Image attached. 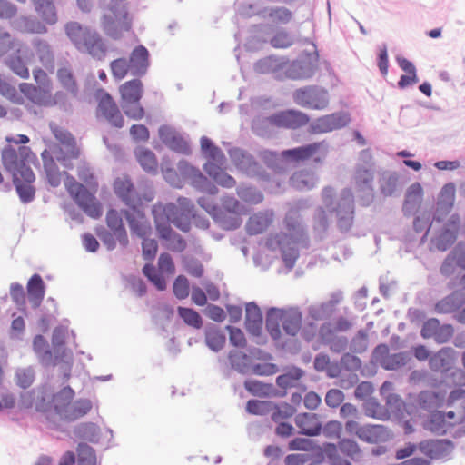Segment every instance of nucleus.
I'll return each mask as SVG.
<instances>
[{
    "label": "nucleus",
    "mask_w": 465,
    "mask_h": 465,
    "mask_svg": "<svg viewBox=\"0 0 465 465\" xmlns=\"http://www.w3.org/2000/svg\"><path fill=\"white\" fill-rule=\"evenodd\" d=\"M57 78L61 85L74 98L79 94V87L72 70L61 67L57 70Z\"/></svg>",
    "instance_id": "obj_46"
},
{
    "label": "nucleus",
    "mask_w": 465,
    "mask_h": 465,
    "mask_svg": "<svg viewBox=\"0 0 465 465\" xmlns=\"http://www.w3.org/2000/svg\"><path fill=\"white\" fill-rule=\"evenodd\" d=\"M329 228L328 215L322 207H318L313 215V232L317 240H323Z\"/></svg>",
    "instance_id": "obj_47"
},
{
    "label": "nucleus",
    "mask_w": 465,
    "mask_h": 465,
    "mask_svg": "<svg viewBox=\"0 0 465 465\" xmlns=\"http://www.w3.org/2000/svg\"><path fill=\"white\" fill-rule=\"evenodd\" d=\"M102 25L104 33L113 39H120L124 32L131 29L128 19V11L124 5H113L110 13L102 17Z\"/></svg>",
    "instance_id": "obj_12"
},
{
    "label": "nucleus",
    "mask_w": 465,
    "mask_h": 465,
    "mask_svg": "<svg viewBox=\"0 0 465 465\" xmlns=\"http://www.w3.org/2000/svg\"><path fill=\"white\" fill-rule=\"evenodd\" d=\"M337 218V228L341 232L351 230L354 219V197L350 188L341 190L336 206L332 208Z\"/></svg>",
    "instance_id": "obj_16"
},
{
    "label": "nucleus",
    "mask_w": 465,
    "mask_h": 465,
    "mask_svg": "<svg viewBox=\"0 0 465 465\" xmlns=\"http://www.w3.org/2000/svg\"><path fill=\"white\" fill-rule=\"evenodd\" d=\"M127 61L131 67V74L142 77L146 74L150 66V53L144 45H139L133 49Z\"/></svg>",
    "instance_id": "obj_25"
},
{
    "label": "nucleus",
    "mask_w": 465,
    "mask_h": 465,
    "mask_svg": "<svg viewBox=\"0 0 465 465\" xmlns=\"http://www.w3.org/2000/svg\"><path fill=\"white\" fill-rule=\"evenodd\" d=\"M5 65L16 75L23 79L29 78V70L26 63L18 54H12L5 60Z\"/></svg>",
    "instance_id": "obj_52"
},
{
    "label": "nucleus",
    "mask_w": 465,
    "mask_h": 465,
    "mask_svg": "<svg viewBox=\"0 0 465 465\" xmlns=\"http://www.w3.org/2000/svg\"><path fill=\"white\" fill-rule=\"evenodd\" d=\"M65 33L80 53L97 61L104 60L108 48L96 30L83 26L78 22H69L65 25Z\"/></svg>",
    "instance_id": "obj_6"
},
{
    "label": "nucleus",
    "mask_w": 465,
    "mask_h": 465,
    "mask_svg": "<svg viewBox=\"0 0 465 465\" xmlns=\"http://www.w3.org/2000/svg\"><path fill=\"white\" fill-rule=\"evenodd\" d=\"M400 175L396 171L382 170L379 173V189L383 197L396 195L399 185Z\"/></svg>",
    "instance_id": "obj_31"
},
{
    "label": "nucleus",
    "mask_w": 465,
    "mask_h": 465,
    "mask_svg": "<svg viewBox=\"0 0 465 465\" xmlns=\"http://www.w3.org/2000/svg\"><path fill=\"white\" fill-rule=\"evenodd\" d=\"M455 192L456 186L452 182L445 183L440 189L433 215V220L437 223H442L451 212L455 202Z\"/></svg>",
    "instance_id": "obj_23"
},
{
    "label": "nucleus",
    "mask_w": 465,
    "mask_h": 465,
    "mask_svg": "<svg viewBox=\"0 0 465 465\" xmlns=\"http://www.w3.org/2000/svg\"><path fill=\"white\" fill-rule=\"evenodd\" d=\"M260 157L267 167L275 173L273 178H270V181H268L275 186L271 189V192L274 193H282L285 187L280 175L284 173L287 164L291 163V149L283 150L281 153L271 150H262L260 153Z\"/></svg>",
    "instance_id": "obj_9"
},
{
    "label": "nucleus",
    "mask_w": 465,
    "mask_h": 465,
    "mask_svg": "<svg viewBox=\"0 0 465 465\" xmlns=\"http://www.w3.org/2000/svg\"><path fill=\"white\" fill-rule=\"evenodd\" d=\"M114 191L116 196L129 207V209H122V213L128 223L131 233L137 237H144L152 232L143 201L131 178L127 175L117 177L114 183Z\"/></svg>",
    "instance_id": "obj_5"
},
{
    "label": "nucleus",
    "mask_w": 465,
    "mask_h": 465,
    "mask_svg": "<svg viewBox=\"0 0 465 465\" xmlns=\"http://www.w3.org/2000/svg\"><path fill=\"white\" fill-rule=\"evenodd\" d=\"M322 143L314 142L307 144H303L298 147L292 148V168L301 162L313 157V161L316 163H322L320 156H315L321 148Z\"/></svg>",
    "instance_id": "obj_32"
},
{
    "label": "nucleus",
    "mask_w": 465,
    "mask_h": 465,
    "mask_svg": "<svg viewBox=\"0 0 465 465\" xmlns=\"http://www.w3.org/2000/svg\"><path fill=\"white\" fill-rule=\"evenodd\" d=\"M50 127L55 139L64 147V150L60 149L55 155L56 160L64 167L72 168L71 160L77 159L80 155L74 136L66 129L54 126L53 124H50Z\"/></svg>",
    "instance_id": "obj_17"
},
{
    "label": "nucleus",
    "mask_w": 465,
    "mask_h": 465,
    "mask_svg": "<svg viewBox=\"0 0 465 465\" xmlns=\"http://www.w3.org/2000/svg\"><path fill=\"white\" fill-rule=\"evenodd\" d=\"M460 227V214L457 213H452L442 225L439 234L430 239V243L433 244L440 252L449 250L457 241Z\"/></svg>",
    "instance_id": "obj_19"
},
{
    "label": "nucleus",
    "mask_w": 465,
    "mask_h": 465,
    "mask_svg": "<svg viewBox=\"0 0 465 465\" xmlns=\"http://www.w3.org/2000/svg\"><path fill=\"white\" fill-rule=\"evenodd\" d=\"M35 9L42 19L49 24L54 25L57 21V15L53 0H32Z\"/></svg>",
    "instance_id": "obj_44"
},
{
    "label": "nucleus",
    "mask_w": 465,
    "mask_h": 465,
    "mask_svg": "<svg viewBox=\"0 0 465 465\" xmlns=\"http://www.w3.org/2000/svg\"><path fill=\"white\" fill-rule=\"evenodd\" d=\"M33 349L43 365L50 366L54 364L52 351L43 335L38 334L34 338Z\"/></svg>",
    "instance_id": "obj_43"
},
{
    "label": "nucleus",
    "mask_w": 465,
    "mask_h": 465,
    "mask_svg": "<svg viewBox=\"0 0 465 465\" xmlns=\"http://www.w3.org/2000/svg\"><path fill=\"white\" fill-rule=\"evenodd\" d=\"M177 313L186 325L197 330L203 327L202 316L194 309L178 306Z\"/></svg>",
    "instance_id": "obj_54"
},
{
    "label": "nucleus",
    "mask_w": 465,
    "mask_h": 465,
    "mask_svg": "<svg viewBox=\"0 0 465 465\" xmlns=\"http://www.w3.org/2000/svg\"><path fill=\"white\" fill-rule=\"evenodd\" d=\"M368 348V334L365 330H359L350 342V350L355 354H361Z\"/></svg>",
    "instance_id": "obj_64"
},
{
    "label": "nucleus",
    "mask_w": 465,
    "mask_h": 465,
    "mask_svg": "<svg viewBox=\"0 0 465 465\" xmlns=\"http://www.w3.org/2000/svg\"><path fill=\"white\" fill-rule=\"evenodd\" d=\"M13 26L22 33L45 34L46 26L35 17L20 16L13 22Z\"/></svg>",
    "instance_id": "obj_41"
},
{
    "label": "nucleus",
    "mask_w": 465,
    "mask_h": 465,
    "mask_svg": "<svg viewBox=\"0 0 465 465\" xmlns=\"http://www.w3.org/2000/svg\"><path fill=\"white\" fill-rule=\"evenodd\" d=\"M457 360V351L451 347H443L438 352L433 353L430 358L429 366L434 372H440L443 381L448 383H456V372L460 370L456 368L455 361Z\"/></svg>",
    "instance_id": "obj_11"
},
{
    "label": "nucleus",
    "mask_w": 465,
    "mask_h": 465,
    "mask_svg": "<svg viewBox=\"0 0 465 465\" xmlns=\"http://www.w3.org/2000/svg\"><path fill=\"white\" fill-rule=\"evenodd\" d=\"M201 151L203 156L209 160L223 163L224 154L223 151L216 146L207 136H203L200 141Z\"/></svg>",
    "instance_id": "obj_49"
},
{
    "label": "nucleus",
    "mask_w": 465,
    "mask_h": 465,
    "mask_svg": "<svg viewBox=\"0 0 465 465\" xmlns=\"http://www.w3.org/2000/svg\"><path fill=\"white\" fill-rule=\"evenodd\" d=\"M318 417V414L312 412L298 413L294 417V422L299 429L298 433L308 437L319 436L322 433V424Z\"/></svg>",
    "instance_id": "obj_26"
},
{
    "label": "nucleus",
    "mask_w": 465,
    "mask_h": 465,
    "mask_svg": "<svg viewBox=\"0 0 465 465\" xmlns=\"http://www.w3.org/2000/svg\"><path fill=\"white\" fill-rule=\"evenodd\" d=\"M74 396V391L70 387L66 386L63 388L57 393H53L52 396V409L54 410L55 413L63 420L65 411L68 409L70 402L73 401Z\"/></svg>",
    "instance_id": "obj_36"
},
{
    "label": "nucleus",
    "mask_w": 465,
    "mask_h": 465,
    "mask_svg": "<svg viewBox=\"0 0 465 465\" xmlns=\"http://www.w3.org/2000/svg\"><path fill=\"white\" fill-rule=\"evenodd\" d=\"M204 341L212 351L219 352L225 345L226 335L218 326L210 324L204 329Z\"/></svg>",
    "instance_id": "obj_35"
},
{
    "label": "nucleus",
    "mask_w": 465,
    "mask_h": 465,
    "mask_svg": "<svg viewBox=\"0 0 465 465\" xmlns=\"http://www.w3.org/2000/svg\"><path fill=\"white\" fill-rule=\"evenodd\" d=\"M77 465H96V453L93 447L84 442H80L76 448Z\"/></svg>",
    "instance_id": "obj_58"
},
{
    "label": "nucleus",
    "mask_w": 465,
    "mask_h": 465,
    "mask_svg": "<svg viewBox=\"0 0 465 465\" xmlns=\"http://www.w3.org/2000/svg\"><path fill=\"white\" fill-rule=\"evenodd\" d=\"M228 154L237 169L247 176L259 181H270V174L254 156L246 150L233 147L228 151Z\"/></svg>",
    "instance_id": "obj_8"
},
{
    "label": "nucleus",
    "mask_w": 465,
    "mask_h": 465,
    "mask_svg": "<svg viewBox=\"0 0 465 465\" xmlns=\"http://www.w3.org/2000/svg\"><path fill=\"white\" fill-rule=\"evenodd\" d=\"M244 388L250 394L258 397L275 395L277 391L272 384L252 379L244 381Z\"/></svg>",
    "instance_id": "obj_45"
},
{
    "label": "nucleus",
    "mask_w": 465,
    "mask_h": 465,
    "mask_svg": "<svg viewBox=\"0 0 465 465\" xmlns=\"http://www.w3.org/2000/svg\"><path fill=\"white\" fill-rule=\"evenodd\" d=\"M124 214L122 211L119 213L114 209H110L106 213L107 226L114 232L116 240L123 247H126L129 243L127 232L123 223Z\"/></svg>",
    "instance_id": "obj_29"
},
{
    "label": "nucleus",
    "mask_w": 465,
    "mask_h": 465,
    "mask_svg": "<svg viewBox=\"0 0 465 465\" xmlns=\"http://www.w3.org/2000/svg\"><path fill=\"white\" fill-rule=\"evenodd\" d=\"M92 407L93 404L89 399H78L74 402L71 401L63 420L74 421L86 415Z\"/></svg>",
    "instance_id": "obj_42"
},
{
    "label": "nucleus",
    "mask_w": 465,
    "mask_h": 465,
    "mask_svg": "<svg viewBox=\"0 0 465 465\" xmlns=\"http://www.w3.org/2000/svg\"><path fill=\"white\" fill-rule=\"evenodd\" d=\"M281 326L287 335H291V307H271L266 312L265 328L272 340H278L281 335Z\"/></svg>",
    "instance_id": "obj_18"
},
{
    "label": "nucleus",
    "mask_w": 465,
    "mask_h": 465,
    "mask_svg": "<svg viewBox=\"0 0 465 465\" xmlns=\"http://www.w3.org/2000/svg\"><path fill=\"white\" fill-rule=\"evenodd\" d=\"M340 451L353 460H359L361 455V449L357 441L351 438L341 439L338 442Z\"/></svg>",
    "instance_id": "obj_57"
},
{
    "label": "nucleus",
    "mask_w": 465,
    "mask_h": 465,
    "mask_svg": "<svg viewBox=\"0 0 465 465\" xmlns=\"http://www.w3.org/2000/svg\"><path fill=\"white\" fill-rule=\"evenodd\" d=\"M263 318L262 313L255 302L245 304V328L252 336L259 337L262 334Z\"/></svg>",
    "instance_id": "obj_28"
},
{
    "label": "nucleus",
    "mask_w": 465,
    "mask_h": 465,
    "mask_svg": "<svg viewBox=\"0 0 465 465\" xmlns=\"http://www.w3.org/2000/svg\"><path fill=\"white\" fill-rule=\"evenodd\" d=\"M1 157L5 169L12 175L21 203H32L35 197V188L32 185L35 175L30 164L37 161L36 155L28 146L19 147L16 151L12 145H6L2 151Z\"/></svg>",
    "instance_id": "obj_4"
},
{
    "label": "nucleus",
    "mask_w": 465,
    "mask_h": 465,
    "mask_svg": "<svg viewBox=\"0 0 465 465\" xmlns=\"http://www.w3.org/2000/svg\"><path fill=\"white\" fill-rule=\"evenodd\" d=\"M274 410V404L268 401L249 400L246 403V411L250 414L267 415Z\"/></svg>",
    "instance_id": "obj_61"
},
{
    "label": "nucleus",
    "mask_w": 465,
    "mask_h": 465,
    "mask_svg": "<svg viewBox=\"0 0 465 465\" xmlns=\"http://www.w3.org/2000/svg\"><path fill=\"white\" fill-rule=\"evenodd\" d=\"M408 355L405 351L389 354L386 361H381V367L386 371H397L408 362Z\"/></svg>",
    "instance_id": "obj_60"
},
{
    "label": "nucleus",
    "mask_w": 465,
    "mask_h": 465,
    "mask_svg": "<svg viewBox=\"0 0 465 465\" xmlns=\"http://www.w3.org/2000/svg\"><path fill=\"white\" fill-rule=\"evenodd\" d=\"M97 110L113 127L122 128L124 126V119L110 94L104 93L101 97Z\"/></svg>",
    "instance_id": "obj_24"
},
{
    "label": "nucleus",
    "mask_w": 465,
    "mask_h": 465,
    "mask_svg": "<svg viewBox=\"0 0 465 465\" xmlns=\"http://www.w3.org/2000/svg\"><path fill=\"white\" fill-rule=\"evenodd\" d=\"M177 203L178 204L168 203L163 206H154L153 215L158 237L173 243L172 248L173 251L183 252L187 246L186 242L172 229L171 224L183 232L190 231L192 216H193V202L186 197H179Z\"/></svg>",
    "instance_id": "obj_2"
},
{
    "label": "nucleus",
    "mask_w": 465,
    "mask_h": 465,
    "mask_svg": "<svg viewBox=\"0 0 465 465\" xmlns=\"http://www.w3.org/2000/svg\"><path fill=\"white\" fill-rule=\"evenodd\" d=\"M173 295L178 300H184L190 294V282L184 275H178L173 283Z\"/></svg>",
    "instance_id": "obj_63"
},
{
    "label": "nucleus",
    "mask_w": 465,
    "mask_h": 465,
    "mask_svg": "<svg viewBox=\"0 0 465 465\" xmlns=\"http://www.w3.org/2000/svg\"><path fill=\"white\" fill-rule=\"evenodd\" d=\"M228 361L232 369L242 375L251 374L252 360L245 352L231 350L228 353Z\"/></svg>",
    "instance_id": "obj_38"
},
{
    "label": "nucleus",
    "mask_w": 465,
    "mask_h": 465,
    "mask_svg": "<svg viewBox=\"0 0 465 465\" xmlns=\"http://www.w3.org/2000/svg\"><path fill=\"white\" fill-rule=\"evenodd\" d=\"M137 160L142 168L150 173L157 172V160L155 154L149 149L142 148L135 152Z\"/></svg>",
    "instance_id": "obj_53"
},
{
    "label": "nucleus",
    "mask_w": 465,
    "mask_h": 465,
    "mask_svg": "<svg viewBox=\"0 0 465 465\" xmlns=\"http://www.w3.org/2000/svg\"><path fill=\"white\" fill-rule=\"evenodd\" d=\"M272 125L267 116H257L252 123V131L261 137H270L272 134Z\"/></svg>",
    "instance_id": "obj_62"
},
{
    "label": "nucleus",
    "mask_w": 465,
    "mask_h": 465,
    "mask_svg": "<svg viewBox=\"0 0 465 465\" xmlns=\"http://www.w3.org/2000/svg\"><path fill=\"white\" fill-rule=\"evenodd\" d=\"M392 437L388 427L382 424H365L360 430L359 439L364 442L374 444L386 442Z\"/></svg>",
    "instance_id": "obj_27"
},
{
    "label": "nucleus",
    "mask_w": 465,
    "mask_h": 465,
    "mask_svg": "<svg viewBox=\"0 0 465 465\" xmlns=\"http://www.w3.org/2000/svg\"><path fill=\"white\" fill-rule=\"evenodd\" d=\"M26 290L30 304L34 309L38 308L41 305L45 293V282L38 273H35L30 277Z\"/></svg>",
    "instance_id": "obj_30"
},
{
    "label": "nucleus",
    "mask_w": 465,
    "mask_h": 465,
    "mask_svg": "<svg viewBox=\"0 0 465 465\" xmlns=\"http://www.w3.org/2000/svg\"><path fill=\"white\" fill-rule=\"evenodd\" d=\"M33 46L41 64L45 67L48 68L54 65V57L51 51L50 45L46 41L41 39H35L33 41Z\"/></svg>",
    "instance_id": "obj_50"
},
{
    "label": "nucleus",
    "mask_w": 465,
    "mask_h": 465,
    "mask_svg": "<svg viewBox=\"0 0 465 465\" xmlns=\"http://www.w3.org/2000/svg\"><path fill=\"white\" fill-rule=\"evenodd\" d=\"M311 11L306 5H301L292 12V23L298 24V28L292 29V45H297L302 49L298 50L295 59H292V80L311 79L319 68V52L311 35H302V31L307 30L312 35L313 22L310 18Z\"/></svg>",
    "instance_id": "obj_1"
},
{
    "label": "nucleus",
    "mask_w": 465,
    "mask_h": 465,
    "mask_svg": "<svg viewBox=\"0 0 465 465\" xmlns=\"http://www.w3.org/2000/svg\"><path fill=\"white\" fill-rule=\"evenodd\" d=\"M178 170L183 176L191 180L192 185L196 190L207 194L199 197L197 203L222 229L235 230L241 226L242 223V214L221 210L214 200V196L218 193L217 186L205 177L198 168L191 165L186 161H180Z\"/></svg>",
    "instance_id": "obj_3"
},
{
    "label": "nucleus",
    "mask_w": 465,
    "mask_h": 465,
    "mask_svg": "<svg viewBox=\"0 0 465 465\" xmlns=\"http://www.w3.org/2000/svg\"><path fill=\"white\" fill-rule=\"evenodd\" d=\"M53 391L47 385H42L21 395V402L25 408L35 407L37 411L52 410Z\"/></svg>",
    "instance_id": "obj_20"
},
{
    "label": "nucleus",
    "mask_w": 465,
    "mask_h": 465,
    "mask_svg": "<svg viewBox=\"0 0 465 465\" xmlns=\"http://www.w3.org/2000/svg\"><path fill=\"white\" fill-rule=\"evenodd\" d=\"M454 449V442L449 439H428L420 441V451L432 460L450 457Z\"/></svg>",
    "instance_id": "obj_21"
},
{
    "label": "nucleus",
    "mask_w": 465,
    "mask_h": 465,
    "mask_svg": "<svg viewBox=\"0 0 465 465\" xmlns=\"http://www.w3.org/2000/svg\"><path fill=\"white\" fill-rule=\"evenodd\" d=\"M119 92L121 94V103L140 102L143 94V84L138 78L132 79L124 83Z\"/></svg>",
    "instance_id": "obj_33"
},
{
    "label": "nucleus",
    "mask_w": 465,
    "mask_h": 465,
    "mask_svg": "<svg viewBox=\"0 0 465 465\" xmlns=\"http://www.w3.org/2000/svg\"><path fill=\"white\" fill-rule=\"evenodd\" d=\"M67 185V190L74 203L91 218L97 219L102 216L101 204L95 196L84 184L77 183L74 178Z\"/></svg>",
    "instance_id": "obj_14"
},
{
    "label": "nucleus",
    "mask_w": 465,
    "mask_h": 465,
    "mask_svg": "<svg viewBox=\"0 0 465 465\" xmlns=\"http://www.w3.org/2000/svg\"><path fill=\"white\" fill-rule=\"evenodd\" d=\"M307 311L308 316L312 318V320L328 322L331 320L336 310L327 302H323L320 304L310 305Z\"/></svg>",
    "instance_id": "obj_51"
},
{
    "label": "nucleus",
    "mask_w": 465,
    "mask_h": 465,
    "mask_svg": "<svg viewBox=\"0 0 465 465\" xmlns=\"http://www.w3.org/2000/svg\"><path fill=\"white\" fill-rule=\"evenodd\" d=\"M253 69L262 74H272L283 81L291 78V61L287 56L269 55L254 63Z\"/></svg>",
    "instance_id": "obj_15"
},
{
    "label": "nucleus",
    "mask_w": 465,
    "mask_h": 465,
    "mask_svg": "<svg viewBox=\"0 0 465 465\" xmlns=\"http://www.w3.org/2000/svg\"><path fill=\"white\" fill-rule=\"evenodd\" d=\"M374 168H370L362 164H356L352 180L354 188L358 194L361 205L370 206L374 201Z\"/></svg>",
    "instance_id": "obj_10"
},
{
    "label": "nucleus",
    "mask_w": 465,
    "mask_h": 465,
    "mask_svg": "<svg viewBox=\"0 0 465 465\" xmlns=\"http://www.w3.org/2000/svg\"><path fill=\"white\" fill-rule=\"evenodd\" d=\"M317 182L318 177L312 171L301 170L292 173V189L309 191L316 186Z\"/></svg>",
    "instance_id": "obj_39"
},
{
    "label": "nucleus",
    "mask_w": 465,
    "mask_h": 465,
    "mask_svg": "<svg viewBox=\"0 0 465 465\" xmlns=\"http://www.w3.org/2000/svg\"><path fill=\"white\" fill-rule=\"evenodd\" d=\"M143 274L150 281L158 291L166 290V280L163 273L156 270L152 263H146L142 269Z\"/></svg>",
    "instance_id": "obj_56"
},
{
    "label": "nucleus",
    "mask_w": 465,
    "mask_h": 465,
    "mask_svg": "<svg viewBox=\"0 0 465 465\" xmlns=\"http://www.w3.org/2000/svg\"><path fill=\"white\" fill-rule=\"evenodd\" d=\"M74 434L78 439L95 444L99 442L101 429L94 422H82L74 426Z\"/></svg>",
    "instance_id": "obj_40"
},
{
    "label": "nucleus",
    "mask_w": 465,
    "mask_h": 465,
    "mask_svg": "<svg viewBox=\"0 0 465 465\" xmlns=\"http://www.w3.org/2000/svg\"><path fill=\"white\" fill-rule=\"evenodd\" d=\"M66 329L63 326L55 327L52 334V345L56 360H63L65 356Z\"/></svg>",
    "instance_id": "obj_55"
},
{
    "label": "nucleus",
    "mask_w": 465,
    "mask_h": 465,
    "mask_svg": "<svg viewBox=\"0 0 465 465\" xmlns=\"http://www.w3.org/2000/svg\"><path fill=\"white\" fill-rule=\"evenodd\" d=\"M292 100L302 107L322 110L328 106L330 95L324 87L308 85L296 89L292 93Z\"/></svg>",
    "instance_id": "obj_13"
},
{
    "label": "nucleus",
    "mask_w": 465,
    "mask_h": 465,
    "mask_svg": "<svg viewBox=\"0 0 465 465\" xmlns=\"http://www.w3.org/2000/svg\"><path fill=\"white\" fill-rule=\"evenodd\" d=\"M351 121V114L347 111L341 110L320 116L311 122L309 114L292 108V131L306 126V133L309 135L342 129L346 127Z\"/></svg>",
    "instance_id": "obj_7"
},
{
    "label": "nucleus",
    "mask_w": 465,
    "mask_h": 465,
    "mask_svg": "<svg viewBox=\"0 0 465 465\" xmlns=\"http://www.w3.org/2000/svg\"><path fill=\"white\" fill-rule=\"evenodd\" d=\"M237 194L243 202L250 204H258L263 200L262 193L252 186H239Z\"/></svg>",
    "instance_id": "obj_59"
},
{
    "label": "nucleus",
    "mask_w": 465,
    "mask_h": 465,
    "mask_svg": "<svg viewBox=\"0 0 465 465\" xmlns=\"http://www.w3.org/2000/svg\"><path fill=\"white\" fill-rule=\"evenodd\" d=\"M362 408L364 414L367 417L381 420H386L389 419V414L386 410L373 397L366 399L362 404Z\"/></svg>",
    "instance_id": "obj_48"
},
{
    "label": "nucleus",
    "mask_w": 465,
    "mask_h": 465,
    "mask_svg": "<svg viewBox=\"0 0 465 465\" xmlns=\"http://www.w3.org/2000/svg\"><path fill=\"white\" fill-rule=\"evenodd\" d=\"M266 247L271 251H279L282 253L283 269L279 273H289L291 271V234L287 232L271 233L265 242Z\"/></svg>",
    "instance_id": "obj_22"
},
{
    "label": "nucleus",
    "mask_w": 465,
    "mask_h": 465,
    "mask_svg": "<svg viewBox=\"0 0 465 465\" xmlns=\"http://www.w3.org/2000/svg\"><path fill=\"white\" fill-rule=\"evenodd\" d=\"M445 426L454 427L455 423L448 422L445 420V415H443L442 411H433L423 424V428L426 430L439 436H444L447 434V430L444 429Z\"/></svg>",
    "instance_id": "obj_37"
},
{
    "label": "nucleus",
    "mask_w": 465,
    "mask_h": 465,
    "mask_svg": "<svg viewBox=\"0 0 465 465\" xmlns=\"http://www.w3.org/2000/svg\"><path fill=\"white\" fill-rule=\"evenodd\" d=\"M272 212H259L252 215L246 223V232L250 235H256L263 232L272 222Z\"/></svg>",
    "instance_id": "obj_34"
}]
</instances>
